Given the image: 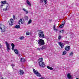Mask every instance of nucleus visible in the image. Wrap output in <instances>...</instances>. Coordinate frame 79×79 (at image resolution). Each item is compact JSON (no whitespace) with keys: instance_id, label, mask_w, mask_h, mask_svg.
<instances>
[{"instance_id":"nucleus-1","label":"nucleus","mask_w":79,"mask_h":79,"mask_svg":"<svg viewBox=\"0 0 79 79\" xmlns=\"http://www.w3.org/2000/svg\"><path fill=\"white\" fill-rule=\"evenodd\" d=\"M38 61H40L38 62L40 66V67H41V68H45V64L44 62L42 61H43V58H41L39 59H38Z\"/></svg>"},{"instance_id":"nucleus-2","label":"nucleus","mask_w":79,"mask_h":79,"mask_svg":"<svg viewBox=\"0 0 79 79\" xmlns=\"http://www.w3.org/2000/svg\"><path fill=\"white\" fill-rule=\"evenodd\" d=\"M38 36L40 38L44 39L45 37V35L44 34V31L40 30H38Z\"/></svg>"},{"instance_id":"nucleus-3","label":"nucleus","mask_w":79,"mask_h":79,"mask_svg":"<svg viewBox=\"0 0 79 79\" xmlns=\"http://www.w3.org/2000/svg\"><path fill=\"white\" fill-rule=\"evenodd\" d=\"M38 44L40 46H42L45 45V41L42 39H40L38 40Z\"/></svg>"},{"instance_id":"nucleus-4","label":"nucleus","mask_w":79,"mask_h":79,"mask_svg":"<svg viewBox=\"0 0 79 79\" xmlns=\"http://www.w3.org/2000/svg\"><path fill=\"white\" fill-rule=\"evenodd\" d=\"M33 71L35 74L37 76H38V77H40V76H41V75L38 72L37 70H35L34 69H33Z\"/></svg>"},{"instance_id":"nucleus-5","label":"nucleus","mask_w":79,"mask_h":79,"mask_svg":"<svg viewBox=\"0 0 79 79\" xmlns=\"http://www.w3.org/2000/svg\"><path fill=\"white\" fill-rule=\"evenodd\" d=\"M0 29H1L2 32L6 31L5 30L6 28H5V26H2V25L0 24Z\"/></svg>"},{"instance_id":"nucleus-6","label":"nucleus","mask_w":79,"mask_h":79,"mask_svg":"<svg viewBox=\"0 0 79 79\" xmlns=\"http://www.w3.org/2000/svg\"><path fill=\"white\" fill-rule=\"evenodd\" d=\"M24 23V20L23 19H21L19 22V24L21 25V24H23Z\"/></svg>"},{"instance_id":"nucleus-7","label":"nucleus","mask_w":79,"mask_h":79,"mask_svg":"<svg viewBox=\"0 0 79 79\" xmlns=\"http://www.w3.org/2000/svg\"><path fill=\"white\" fill-rule=\"evenodd\" d=\"M14 20L13 19H10V21H9V24L10 26H13V23Z\"/></svg>"},{"instance_id":"nucleus-8","label":"nucleus","mask_w":79,"mask_h":79,"mask_svg":"<svg viewBox=\"0 0 79 79\" xmlns=\"http://www.w3.org/2000/svg\"><path fill=\"white\" fill-rule=\"evenodd\" d=\"M5 43L7 47V52H9V50H10V44H9L7 42H6Z\"/></svg>"},{"instance_id":"nucleus-9","label":"nucleus","mask_w":79,"mask_h":79,"mask_svg":"<svg viewBox=\"0 0 79 79\" xmlns=\"http://www.w3.org/2000/svg\"><path fill=\"white\" fill-rule=\"evenodd\" d=\"M58 44L60 45V46L61 48H64V44H63V43L59 42H58Z\"/></svg>"},{"instance_id":"nucleus-10","label":"nucleus","mask_w":79,"mask_h":79,"mask_svg":"<svg viewBox=\"0 0 79 79\" xmlns=\"http://www.w3.org/2000/svg\"><path fill=\"white\" fill-rule=\"evenodd\" d=\"M70 46H66L65 48V50L66 51V52H68V51H69L70 50Z\"/></svg>"},{"instance_id":"nucleus-11","label":"nucleus","mask_w":79,"mask_h":79,"mask_svg":"<svg viewBox=\"0 0 79 79\" xmlns=\"http://www.w3.org/2000/svg\"><path fill=\"white\" fill-rule=\"evenodd\" d=\"M19 74H20V75H23V74H24V71H23V70H20L19 71Z\"/></svg>"},{"instance_id":"nucleus-12","label":"nucleus","mask_w":79,"mask_h":79,"mask_svg":"<svg viewBox=\"0 0 79 79\" xmlns=\"http://www.w3.org/2000/svg\"><path fill=\"white\" fill-rule=\"evenodd\" d=\"M67 76L68 79H71V78H72V76H71V75H70V73H68L67 74Z\"/></svg>"},{"instance_id":"nucleus-13","label":"nucleus","mask_w":79,"mask_h":79,"mask_svg":"<svg viewBox=\"0 0 79 79\" xmlns=\"http://www.w3.org/2000/svg\"><path fill=\"white\" fill-rule=\"evenodd\" d=\"M20 61L23 62H25L26 61V59L24 58H21Z\"/></svg>"},{"instance_id":"nucleus-14","label":"nucleus","mask_w":79,"mask_h":79,"mask_svg":"<svg viewBox=\"0 0 79 79\" xmlns=\"http://www.w3.org/2000/svg\"><path fill=\"white\" fill-rule=\"evenodd\" d=\"M11 45L12 46V50H14V48H15V44L13 43H12L11 44Z\"/></svg>"},{"instance_id":"nucleus-15","label":"nucleus","mask_w":79,"mask_h":79,"mask_svg":"<svg viewBox=\"0 0 79 79\" xmlns=\"http://www.w3.org/2000/svg\"><path fill=\"white\" fill-rule=\"evenodd\" d=\"M23 10L24 11V12L26 13V14H27L29 13V12H28L27 10H26V9L24 8H23Z\"/></svg>"},{"instance_id":"nucleus-16","label":"nucleus","mask_w":79,"mask_h":79,"mask_svg":"<svg viewBox=\"0 0 79 79\" xmlns=\"http://www.w3.org/2000/svg\"><path fill=\"white\" fill-rule=\"evenodd\" d=\"M64 24H65V22H64L63 23V24L60 25V28H63L64 26Z\"/></svg>"},{"instance_id":"nucleus-17","label":"nucleus","mask_w":79,"mask_h":79,"mask_svg":"<svg viewBox=\"0 0 79 79\" xmlns=\"http://www.w3.org/2000/svg\"><path fill=\"white\" fill-rule=\"evenodd\" d=\"M14 52L15 54H18L19 52V51H18V50L17 49H14Z\"/></svg>"},{"instance_id":"nucleus-18","label":"nucleus","mask_w":79,"mask_h":79,"mask_svg":"<svg viewBox=\"0 0 79 79\" xmlns=\"http://www.w3.org/2000/svg\"><path fill=\"white\" fill-rule=\"evenodd\" d=\"M1 3L2 4V5H3V4H5L6 3V1H3L1 2Z\"/></svg>"},{"instance_id":"nucleus-19","label":"nucleus","mask_w":79,"mask_h":79,"mask_svg":"<svg viewBox=\"0 0 79 79\" xmlns=\"http://www.w3.org/2000/svg\"><path fill=\"white\" fill-rule=\"evenodd\" d=\"M47 68L49 69H50V70H53V68L52 67H51L50 66H47Z\"/></svg>"},{"instance_id":"nucleus-20","label":"nucleus","mask_w":79,"mask_h":79,"mask_svg":"<svg viewBox=\"0 0 79 79\" xmlns=\"http://www.w3.org/2000/svg\"><path fill=\"white\" fill-rule=\"evenodd\" d=\"M27 4L29 5V6H31V2H30L29 1H27Z\"/></svg>"},{"instance_id":"nucleus-21","label":"nucleus","mask_w":79,"mask_h":79,"mask_svg":"<svg viewBox=\"0 0 79 79\" xmlns=\"http://www.w3.org/2000/svg\"><path fill=\"white\" fill-rule=\"evenodd\" d=\"M15 28L16 29H19V28H20V26L18 25H16L15 26Z\"/></svg>"},{"instance_id":"nucleus-22","label":"nucleus","mask_w":79,"mask_h":79,"mask_svg":"<svg viewBox=\"0 0 79 79\" xmlns=\"http://www.w3.org/2000/svg\"><path fill=\"white\" fill-rule=\"evenodd\" d=\"M28 17L27 16H25L24 17V19L25 20V21H27L28 20Z\"/></svg>"},{"instance_id":"nucleus-23","label":"nucleus","mask_w":79,"mask_h":79,"mask_svg":"<svg viewBox=\"0 0 79 79\" xmlns=\"http://www.w3.org/2000/svg\"><path fill=\"white\" fill-rule=\"evenodd\" d=\"M66 53H67V52L66 51H64L63 52L62 55H66Z\"/></svg>"},{"instance_id":"nucleus-24","label":"nucleus","mask_w":79,"mask_h":79,"mask_svg":"<svg viewBox=\"0 0 79 79\" xmlns=\"http://www.w3.org/2000/svg\"><path fill=\"white\" fill-rule=\"evenodd\" d=\"M24 39V36H21L19 37V39L20 40H23Z\"/></svg>"},{"instance_id":"nucleus-25","label":"nucleus","mask_w":79,"mask_h":79,"mask_svg":"<svg viewBox=\"0 0 79 79\" xmlns=\"http://www.w3.org/2000/svg\"><path fill=\"white\" fill-rule=\"evenodd\" d=\"M8 6H7L6 8L5 9V8L3 9V10H5V11H6V10H9V8H8Z\"/></svg>"},{"instance_id":"nucleus-26","label":"nucleus","mask_w":79,"mask_h":79,"mask_svg":"<svg viewBox=\"0 0 79 79\" xmlns=\"http://www.w3.org/2000/svg\"><path fill=\"white\" fill-rule=\"evenodd\" d=\"M26 35H31V33H29V31H27L26 33Z\"/></svg>"},{"instance_id":"nucleus-27","label":"nucleus","mask_w":79,"mask_h":79,"mask_svg":"<svg viewBox=\"0 0 79 79\" xmlns=\"http://www.w3.org/2000/svg\"><path fill=\"white\" fill-rule=\"evenodd\" d=\"M60 33H62V34H63V33H64V30H60Z\"/></svg>"},{"instance_id":"nucleus-28","label":"nucleus","mask_w":79,"mask_h":79,"mask_svg":"<svg viewBox=\"0 0 79 79\" xmlns=\"http://www.w3.org/2000/svg\"><path fill=\"white\" fill-rule=\"evenodd\" d=\"M61 39V35H59L58 37V40H60Z\"/></svg>"},{"instance_id":"nucleus-29","label":"nucleus","mask_w":79,"mask_h":79,"mask_svg":"<svg viewBox=\"0 0 79 79\" xmlns=\"http://www.w3.org/2000/svg\"><path fill=\"white\" fill-rule=\"evenodd\" d=\"M73 52H70L69 54V56H73Z\"/></svg>"},{"instance_id":"nucleus-30","label":"nucleus","mask_w":79,"mask_h":79,"mask_svg":"<svg viewBox=\"0 0 79 79\" xmlns=\"http://www.w3.org/2000/svg\"><path fill=\"white\" fill-rule=\"evenodd\" d=\"M32 23V20H31V19H30L28 23V24H30V23Z\"/></svg>"},{"instance_id":"nucleus-31","label":"nucleus","mask_w":79,"mask_h":79,"mask_svg":"<svg viewBox=\"0 0 79 79\" xmlns=\"http://www.w3.org/2000/svg\"><path fill=\"white\" fill-rule=\"evenodd\" d=\"M53 28L54 30V31H58V29H56L55 28V26L53 27Z\"/></svg>"},{"instance_id":"nucleus-32","label":"nucleus","mask_w":79,"mask_h":79,"mask_svg":"<svg viewBox=\"0 0 79 79\" xmlns=\"http://www.w3.org/2000/svg\"><path fill=\"white\" fill-rule=\"evenodd\" d=\"M41 50H44V49H45V47L44 46H42V48H41Z\"/></svg>"},{"instance_id":"nucleus-33","label":"nucleus","mask_w":79,"mask_h":79,"mask_svg":"<svg viewBox=\"0 0 79 79\" xmlns=\"http://www.w3.org/2000/svg\"><path fill=\"white\" fill-rule=\"evenodd\" d=\"M44 3L45 4H47V0H44Z\"/></svg>"},{"instance_id":"nucleus-34","label":"nucleus","mask_w":79,"mask_h":79,"mask_svg":"<svg viewBox=\"0 0 79 79\" xmlns=\"http://www.w3.org/2000/svg\"><path fill=\"white\" fill-rule=\"evenodd\" d=\"M37 49L38 50L40 51V49H41V48H37Z\"/></svg>"},{"instance_id":"nucleus-35","label":"nucleus","mask_w":79,"mask_h":79,"mask_svg":"<svg viewBox=\"0 0 79 79\" xmlns=\"http://www.w3.org/2000/svg\"><path fill=\"white\" fill-rule=\"evenodd\" d=\"M13 19H15V15H13Z\"/></svg>"},{"instance_id":"nucleus-36","label":"nucleus","mask_w":79,"mask_h":79,"mask_svg":"<svg viewBox=\"0 0 79 79\" xmlns=\"http://www.w3.org/2000/svg\"><path fill=\"white\" fill-rule=\"evenodd\" d=\"M17 54L18 56H20V54H19V52H18V54Z\"/></svg>"},{"instance_id":"nucleus-37","label":"nucleus","mask_w":79,"mask_h":79,"mask_svg":"<svg viewBox=\"0 0 79 79\" xmlns=\"http://www.w3.org/2000/svg\"><path fill=\"white\" fill-rule=\"evenodd\" d=\"M44 0H40V2H42V3L44 2Z\"/></svg>"},{"instance_id":"nucleus-38","label":"nucleus","mask_w":79,"mask_h":79,"mask_svg":"<svg viewBox=\"0 0 79 79\" xmlns=\"http://www.w3.org/2000/svg\"><path fill=\"white\" fill-rule=\"evenodd\" d=\"M11 66H12V67H14L15 66V65H14L13 64H11Z\"/></svg>"},{"instance_id":"nucleus-39","label":"nucleus","mask_w":79,"mask_h":79,"mask_svg":"<svg viewBox=\"0 0 79 79\" xmlns=\"http://www.w3.org/2000/svg\"><path fill=\"white\" fill-rule=\"evenodd\" d=\"M3 6V5H1V7H0L1 8H2V6Z\"/></svg>"},{"instance_id":"nucleus-40","label":"nucleus","mask_w":79,"mask_h":79,"mask_svg":"<svg viewBox=\"0 0 79 79\" xmlns=\"http://www.w3.org/2000/svg\"><path fill=\"white\" fill-rule=\"evenodd\" d=\"M39 79H44V77H41Z\"/></svg>"},{"instance_id":"nucleus-41","label":"nucleus","mask_w":79,"mask_h":79,"mask_svg":"<svg viewBox=\"0 0 79 79\" xmlns=\"http://www.w3.org/2000/svg\"><path fill=\"white\" fill-rule=\"evenodd\" d=\"M49 21H50V22H52V20L51 19H49Z\"/></svg>"},{"instance_id":"nucleus-42","label":"nucleus","mask_w":79,"mask_h":79,"mask_svg":"<svg viewBox=\"0 0 79 79\" xmlns=\"http://www.w3.org/2000/svg\"><path fill=\"white\" fill-rule=\"evenodd\" d=\"M2 48V45L1 44H0V48Z\"/></svg>"},{"instance_id":"nucleus-43","label":"nucleus","mask_w":79,"mask_h":79,"mask_svg":"<svg viewBox=\"0 0 79 79\" xmlns=\"http://www.w3.org/2000/svg\"><path fill=\"white\" fill-rule=\"evenodd\" d=\"M76 79H79L78 78H77Z\"/></svg>"}]
</instances>
